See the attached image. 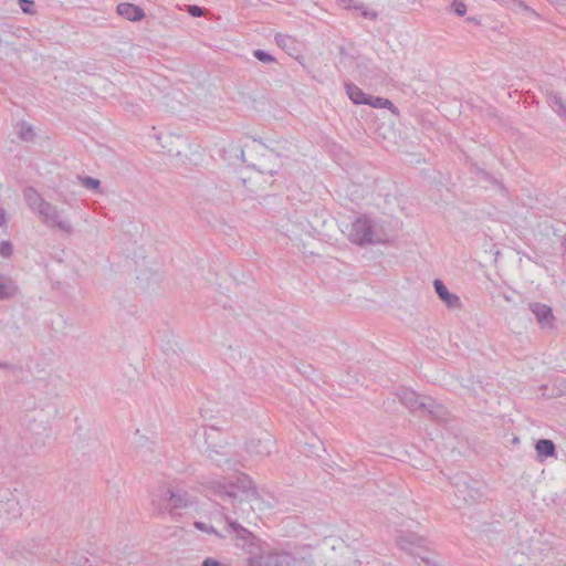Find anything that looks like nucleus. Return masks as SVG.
Instances as JSON below:
<instances>
[{"label": "nucleus", "instance_id": "obj_6", "mask_svg": "<svg viewBox=\"0 0 566 566\" xmlns=\"http://www.w3.org/2000/svg\"><path fill=\"white\" fill-rule=\"evenodd\" d=\"M396 543L401 551L419 557L427 565L436 566L433 560L422 555L427 543L426 537L420 536L415 532L401 531L396 537Z\"/></svg>", "mask_w": 566, "mask_h": 566}, {"label": "nucleus", "instance_id": "obj_38", "mask_svg": "<svg viewBox=\"0 0 566 566\" xmlns=\"http://www.w3.org/2000/svg\"><path fill=\"white\" fill-rule=\"evenodd\" d=\"M468 21L475 24L480 23L475 18H468Z\"/></svg>", "mask_w": 566, "mask_h": 566}, {"label": "nucleus", "instance_id": "obj_37", "mask_svg": "<svg viewBox=\"0 0 566 566\" xmlns=\"http://www.w3.org/2000/svg\"><path fill=\"white\" fill-rule=\"evenodd\" d=\"M233 149H234L235 151H240V155H241L242 157L244 156V151H243V149H241L239 146H233Z\"/></svg>", "mask_w": 566, "mask_h": 566}, {"label": "nucleus", "instance_id": "obj_16", "mask_svg": "<svg viewBox=\"0 0 566 566\" xmlns=\"http://www.w3.org/2000/svg\"><path fill=\"white\" fill-rule=\"evenodd\" d=\"M23 197L28 207L38 216L41 209L44 208V205L48 203L33 187H27L23 191Z\"/></svg>", "mask_w": 566, "mask_h": 566}, {"label": "nucleus", "instance_id": "obj_14", "mask_svg": "<svg viewBox=\"0 0 566 566\" xmlns=\"http://www.w3.org/2000/svg\"><path fill=\"white\" fill-rule=\"evenodd\" d=\"M433 286H434V291L438 294V296L440 297V300L443 301L448 307H450V308L461 307L460 297L458 295L449 292V290L447 289V286L444 285V283L441 280L436 279L433 281Z\"/></svg>", "mask_w": 566, "mask_h": 566}, {"label": "nucleus", "instance_id": "obj_8", "mask_svg": "<svg viewBox=\"0 0 566 566\" xmlns=\"http://www.w3.org/2000/svg\"><path fill=\"white\" fill-rule=\"evenodd\" d=\"M193 502V497L187 491L179 488L168 489L163 494L159 511L175 514L177 510L188 507Z\"/></svg>", "mask_w": 566, "mask_h": 566}, {"label": "nucleus", "instance_id": "obj_25", "mask_svg": "<svg viewBox=\"0 0 566 566\" xmlns=\"http://www.w3.org/2000/svg\"><path fill=\"white\" fill-rule=\"evenodd\" d=\"M78 180L84 188L94 190L98 193L102 192L101 181L98 179L90 177V176H85V177L78 176Z\"/></svg>", "mask_w": 566, "mask_h": 566}, {"label": "nucleus", "instance_id": "obj_36", "mask_svg": "<svg viewBox=\"0 0 566 566\" xmlns=\"http://www.w3.org/2000/svg\"><path fill=\"white\" fill-rule=\"evenodd\" d=\"M366 8V6L363 2H356L355 10H359L360 12Z\"/></svg>", "mask_w": 566, "mask_h": 566}, {"label": "nucleus", "instance_id": "obj_30", "mask_svg": "<svg viewBox=\"0 0 566 566\" xmlns=\"http://www.w3.org/2000/svg\"><path fill=\"white\" fill-rule=\"evenodd\" d=\"M187 11L191 17L198 18L203 14V9L199 6L189 4L187 7Z\"/></svg>", "mask_w": 566, "mask_h": 566}, {"label": "nucleus", "instance_id": "obj_28", "mask_svg": "<svg viewBox=\"0 0 566 566\" xmlns=\"http://www.w3.org/2000/svg\"><path fill=\"white\" fill-rule=\"evenodd\" d=\"M13 253V245L10 241L0 242V255L3 258H10Z\"/></svg>", "mask_w": 566, "mask_h": 566}, {"label": "nucleus", "instance_id": "obj_17", "mask_svg": "<svg viewBox=\"0 0 566 566\" xmlns=\"http://www.w3.org/2000/svg\"><path fill=\"white\" fill-rule=\"evenodd\" d=\"M19 294L17 282L4 274H0V300H10Z\"/></svg>", "mask_w": 566, "mask_h": 566}, {"label": "nucleus", "instance_id": "obj_31", "mask_svg": "<svg viewBox=\"0 0 566 566\" xmlns=\"http://www.w3.org/2000/svg\"><path fill=\"white\" fill-rule=\"evenodd\" d=\"M360 13L364 18L373 20V21L377 20V18H378V13L374 10L368 9L367 7L364 8V10Z\"/></svg>", "mask_w": 566, "mask_h": 566}, {"label": "nucleus", "instance_id": "obj_1", "mask_svg": "<svg viewBox=\"0 0 566 566\" xmlns=\"http://www.w3.org/2000/svg\"><path fill=\"white\" fill-rule=\"evenodd\" d=\"M208 488L224 500L238 502L241 505L239 510L243 513L252 509L250 502L258 495L251 478L243 473L235 481H211Z\"/></svg>", "mask_w": 566, "mask_h": 566}, {"label": "nucleus", "instance_id": "obj_15", "mask_svg": "<svg viewBox=\"0 0 566 566\" xmlns=\"http://www.w3.org/2000/svg\"><path fill=\"white\" fill-rule=\"evenodd\" d=\"M226 521L229 525V527L235 533L237 539L242 541V546L248 545L249 547H254L256 537L251 533L249 530L243 527L241 524H239L237 521L231 520L230 517H226Z\"/></svg>", "mask_w": 566, "mask_h": 566}, {"label": "nucleus", "instance_id": "obj_23", "mask_svg": "<svg viewBox=\"0 0 566 566\" xmlns=\"http://www.w3.org/2000/svg\"><path fill=\"white\" fill-rule=\"evenodd\" d=\"M366 105H369L375 108H388L392 113L398 114V108L388 98L369 95Z\"/></svg>", "mask_w": 566, "mask_h": 566}, {"label": "nucleus", "instance_id": "obj_34", "mask_svg": "<svg viewBox=\"0 0 566 566\" xmlns=\"http://www.w3.org/2000/svg\"><path fill=\"white\" fill-rule=\"evenodd\" d=\"M0 228H7V212L3 208H0Z\"/></svg>", "mask_w": 566, "mask_h": 566}, {"label": "nucleus", "instance_id": "obj_32", "mask_svg": "<svg viewBox=\"0 0 566 566\" xmlns=\"http://www.w3.org/2000/svg\"><path fill=\"white\" fill-rule=\"evenodd\" d=\"M337 3L344 8L345 10H350L355 8V0H337Z\"/></svg>", "mask_w": 566, "mask_h": 566}, {"label": "nucleus", "instance_id": "obj_22", "mask_svg": "<svg viewBox=\"0 0 566 566\" xmlns=\"http://www.w3.org/2000/svg\"><path fill=\"white\" fill-rule=\"evenodd\" d=\"M18 137L22 142L31 143L35 139V133L33 130L32 125L28 124L27 122H19L15 125Z\"/></svg>", "mask_w": 566, "mask_h": 566}, {"label": "nucleus", "instance_id": "obj_39", "mask_svg": "<svg viewBox=\"0 0 566 566\" xmlns=\"http://www.w3.org/2000/svg\"><path fill=\"white\" fill-rule=\"evenodd\" d=\"M10 365L8 363H1L0 361V368H9Z\"/></svg>", "mask_w": 566, "mask_h": 566}, {"label": "nucleus", "instance_id": "obj_12", "mask_svg": "<svg viewBox=\"0 0 566 566\" xmlns=\"http://www.w3.org/2000/svg\"><path fill=\"white\" fill-rule=\"evenodd\" d=\"M530 310L535 315L538 324L543 328L553 326L554 315L552 308L548 305L542 303H531Z\"/></svg>", "mask_w": 566, "mask_h": 566}, {"label": "nucleus", "instance_id": "obj_18", "mask_svg": "<svg viewBox=\"0 0 566 566\" xmlns=\"http://www.w3.org/2000/svg\"><path fill=\"white\" fill-rule=\"evenodd\" d=\"M423 401L426 403V407H423L422 410L423 413H428L434 420L446 419L448 410L444 406H442L441 403L437 402L433 398L428 396L427 399Z\"/></svg>", "mask_w": 566, "mask_h": 566}, {"label": "nucleus", "instance_id": "obj_2", "mask_svg": "<svg viewBox=\"0 0 566 566\" xmlns=\"http://www.w3.org/2000/svg\"><path fill=\"white\" fill-rule=\"evenodd\" d=\"M220 431L210 427L205 431V442L207 444L206 453L217 467L222 468L224 471L239 472L244 467L243 457L237 452H231L226 449L221 442H217Z\"/></svg>", "mask_w": 566, "mask_h": 566}, {"label": "nucleus", "instance_id": "obj_26", "mask_svg": "<svg viewBox=\"0 0 566 566\" xmlns=\"http://www.w3.org/2000/svg\"><path fill=\"white\" fill-rule=\"evenodd\" d=\"M253 56L263 63L276 62L275 57L272 54L268 53L264 50H260V49H258L253 52Z\"/></svg>", "mask_w": 566, "mask_h": 566}, {"label": "nucleus", "instance_id": "obj_3", "mask_svg": "<svg viewBox=\"0 0 566 566\" xmlns=\"http://www.w3.org/2000/svg\"><path fill=\"white\" fill-rule=\"evenodd\" d=\"M451 484L455 490V496L467 504L480 503L486 499V486L465 473H458L451 478Z\"/></svg>", "mask_w": 566, "mask_h": 566}, {"label": "nucleus", "instance_id": "obj_13", "mask_svg": "<svg viewBox=\"0 0 566 566\" xmlns=\"http://www.w3.org/2000/svg\"><path fill=\"white\" fill-rule=\"evenodd\" d=\"M274 446L273 439L268 436L264 439H252L247 443V451L251 454L265 457L270 455Z\"/></svg>", "mask_w": 566, "mask_h": 566}, {"label": "nucleus", "instance_id": "obj_19", "mask_svg": "<svg viewBox=\"0 0 566 566\" xmlns=\"http://www.w3.org/2000/svg\"><path fill=\"white\" fill-rule=\"evenodd\" d=\"M117 13L129 21H139L145 17L143 9L133 3H119Z\"/></svg>", "mask_w": 566, "mask_h": 566}, {"label": "nucleus", "instance_id": "obj_20", "mask_svg": "<svg viewBox=\"0 0 566 566\" xmlns=\"http://www.w3.org/2000/svg\"><path fill=\"white\" fill-rule=\"evenodd\" d=\"M535 450L541 461L556 454L555 443L549 439H539L535 444Z\"/></svg>", "mask_w": 566, "mask_h": 566}, {"label": "nucleus", "instance_id": "obj_11", "mask_svg": "<svg viewBox=\"0 0 566 566\" xmlns=\"http://www.w3.org/2000/svg\"><path fill=\"white\" fill-rule=\"evenodd\" d=\"M398 398L400 402L408 408L411 412H422L426 403L423 400L427 399V396H421L416 391L403 388L398 392Z\"/></svg>", "mask_w": 566, "mask_h": 566}, {"label": "nucleus", "instance_id": "obj_21", "mask_svg": "<svg viewBox=\"0 0 566 566\" xmlns=\"http://www.w3.org/2000/svg\"><path fill=\"white\" fill-rule=\"evenodd\" d=\"M345 90L350 98V101L354 104L357 105H366V102L368 101L369 95L364 93L361 88H359L356 84L349 82L345 84Z\"/></svg>", "mask_w": 566, "mask_h": 566}, {"label": "nucleus", "instance_id": "obj_27", "mask_svg": "<svg viewBox=\"0 0 566 566\" xmlns=\"http://www.w3.org/2000/svg\"><path fill=\"white\" fill-rule=\"evenodd\" d=\"M451 9L459 17H463L467 13V6L461 0H453L451 3Z\"/></svg>", "mask_w": 566, "mask_h": 566}, {"label": "nucleus", "instance_id": "obj_4", "mask_svg": "<svg viewBox=\"0 0 566 566\" xmlns=\"http://www.w3.org/2000/svg\"><path fill=\"white\" fill-rule=\"evenodd\" d=\"M348 239L358 245L374 244L381 241L375 223L367 217H359L352 223Z\"/></svg>", "mask_w": 566, "mask_h": 566}, {"label": "nucleus", "instance_id": "obj_7", "mask_svg": "<svg viewBox=\"0 0 566 566\" xmlns=\"http://www.w3.org/2000/svg\"><path fill=\"white\" fill-rule=\"evenodd\" d=\"M39 217L49 228L56 229L66 235H71L74 232L73 226L64 217V211L60 210L56 206L50 202L44 205V208L41 209Z\"/></svg>", "mask_w": 566, "mask_h": 566}, {"label": "nucleus", "instance_id": "obj_35", "mask_svg": "<svg viewBox=\"0 0 566 566\" xmlns=\"http://www.w3.org/2000/svg\"><path fill=\"white\" fill-rule=\"evenodd\" d=\"M195 526H196L198 530H201V531H205V532H216V531L213 530V527L208 528V527H207V525H206L205 523H202V522H196V523H195Z\"/></svg>", "mask_w": 566, "mask_h": 566}, {"label": "nucleus", "instance_id": "obj_5", "mask_svg": "<svg viewBox=\"0 0 566 566\" xmlns=\"http://www.w3.org/2000/svg\"><path fill=\"white\" fill-rule=\"evenodd\" d=\"M248 566H295L297 559L285 551H268L259 554L249 551Z\"/></svg>", "mask_w": 566, "mask_h": 566}, {"label": "nucleus", "instance_id": "obj_9", "mask_svg": "<svg viewBox=\"0 0 566 566\" xmlns=\"http://www.w3.org/2000/svg\"><path fill=\"white\" fill-rule=\"evenodd\" d=\"M252 167L261 174L273 176L282 167L281 155L275 148L264 146L261 158L258 163L253 164Z\"/></svg>", "mask_w": 566, "mask_h": 566}, {"label": "nucleus", "instance_id": "obj_33", "mask_svg": "<svg viewBox=\"0 0 566 566\" xmlns=\"http://www.w3.org/2000/svg\"><path fill=\"white\" fill-rule=\"evenodd\" d=\"M275 41H276L277 45L285 46L287 44V42L291 41V38L289 35H284V34H276Z\"/></svg>", "mask_w": 566, "mask_h": 566}, {"label": "nucleus", "instance_id": "obj_29", "mask_svg": "<svg viewBox=\"0 0 566 566\" xmlns=\"http://www.w3.org/2000/svg\"><path fill=\"white\" fill-rule=\"evenodd\" d=\"M19 4H20L21 10L24 13L31 14V13L34 12V10H33V8H34L33 0H19Z\"/></svg>", "mask_w": 566, "mask_h": 566}, {"label": "nucleus", "instance_id": "obj_24", "mask_svg": "<svg viewBox=\"0 0 566 566\" xmlns=\"http://www.w3.org/2000/svg\"><path fill=\"white\" fill-rule=\"evenodd\" d=\"M548 103L560 117L566 119V103L558 93H551L548 95Z\"/></svg>", "mask_w": 566, "mask_h": 566}, {"label": "nucleus", "instance_id": "obj_10", "mask_svg": "<svg viewBox=\"0 0 566 566\" xmlns=\"http://www.w3.org/2000/svg\"><path fill=\"white\" fill-rule=\"evenodd\" d=\"M21 516V505L15 492L0 490V518L14 520Z\"/></svg>", "mask_w": 566, "mask_h": 566}]
</instances>
